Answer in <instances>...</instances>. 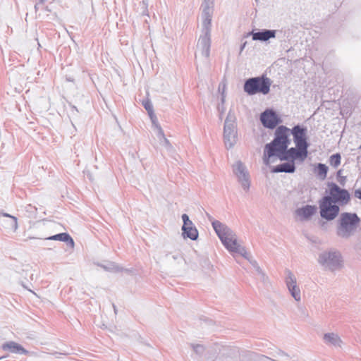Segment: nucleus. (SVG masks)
Instances as JSON below:
<instances>
[{
	"label": "nucleus",
	"instance_id": "5701e85b",
	"mask_svg": "<svg viewBox=\"0 0 361 361\" xmlns=\"http://www.w3.org/2000/svg\"><path fill=\"white\" fill-rule=\"evenodd\" d=\"M202 23L207 32H209L212 24V15L208 12L205 13Z\"/></svg>",
	"mask_w": 361,
	"mask_h": 361
},
{
	"label": "nucleus",
	"instance_id": "f8f14e48",
	"mask_svg": "<svg viewBox=\"0 0 361 361\" xmlns=\"http://www.w3.org/2000/svg\"><path fill=\"white\" fill-rule=\"evenodd\" d=\"M291 133L293 135L294 142L297 147H302L307 150L308 145L306 141V130L299 126H295Z\"/></svg>",
	"mask_w": 361,
	"mask_h": 361
},
{
	"label": "nucleus",
	"instance_id": "c756f323",
	"mask_svg": "<svg viewBox=\"0 0 361 361\" xmlns=\"http://www.w3.org/2000/svg\"><path fill=\"white\" fill-rule=\"evenodd\" d=\"M209 55V45L207 44L206 47V56L208 57Z\"/></svg>",
	"mask_w": 361,
	"mask_h": 361
},
{
	"label": "nucleus",
	"instance_id": "9b49d317",
	"mask_svg": "<svg viewBox=\"0 0 361 361\" xmlns=\"http://www.w3.org/2000/svg\"><path fill=\"white\" fill-rule=\"evenodd\" d=\"M260 121L267 128H274L280 122V118L272 110H266L260 116Z\"/></svg>",
	"mask_w": 361,
	"mask_h": 361
},
{
	"label": "nucleus",
	"instance_id": "a211bd4d",
	"mask_svg": "<svg viewBox=\"0 0 361 361\" xmlns=\"http://www.w3.org/2000/svg\"><path fill=\"white\" fill-rule=\"evenodd\" d=\"M295 171V164L293 161H288V162L277 165L274 167L271 171L274 173L286 172L293 173Z\"/></svg>",
	"mask_w": 361,
	"mask_h": 361
},
{
	"label": "nucleus",
	"instance_id": "393cba45",
	"mask_svg": "<svg viewBox=\"0 0 361 361\" xmlns=\"http://www.w3.org/2000/svg\"><path fill=\"white\" fill-rule=\"evenodd\" d=\"M234 171L238 176L243 175V177L245 176V173H244V167L240 163H237L235 164Z\"/></svg>",
	"mask_w": 361,
	"mask_h": 361
},
{
	"label": "nucleus",
	"instance_id": "f3484780",
	"mask_svg": "<svg viewBox=\"0 0 361 361\" xmlns=\"http://www.w3.org/2000/svg\"><path fill=\"white\" fill-rule=\"evenodd\" d=\"M317 211V207L316 206L306 205L303 207L298 209L295 211V213L300 220H306L315 214Z\"/></svg>",
	"mask_w": 361,
	"mask_h": 361
},
{
	"label": "nucleus",
	"instance_id": "20e7f679",
	"mask_svg": "<svg viewBox=\"0 0 361 361\" xmlns=\"http://www.w3.org/2000/svg\"><path fill=\"white\" fill-rule=\"evenodd\" d=\"M212 226L223 245L230 252L247 257L245 249L238 241L232 231L218 221H213Z\"/></svg>",
	"mask_w": 361,
	"mask_h": 361
},
{
	"label": "nucleus",
	"instance_id": "9d476101",
	"mask_svg": "<svg viewBox=\"0 0 361 361\" xmlns=\"http://www.w3.org/2000/svg\"><path fill=\"white\" fill-rule=\"evenodd\" d=\"M307 157V150L304 149L302 147H291L289 149H286L280 160H287L294 162L295 160L299 159L304 161Z\"/></svg>",
	"mask_w": 361,
	"mask_h": 361
},
{
	"label": "nucleus",
	"instance_id": "aec40b11",
	"mask_svg": "<svg viewBox=\"0 0 361 361\" xmlns=\"http://www.w3.org/2000/svg\"><path fill=\"white\" fill-rule=\"evenodd\" d=\"M275 37V32L274 31L271 30H265L263 32H258L253 33L252 35V39L254 40H261V41H266L269 39L270 38Z\"/></svg>",
	"mask_w": 361,
	"mask_h": 361
},
{
	"label": "nucleus",
	"instance_id": "7ed1b4c3",
	"mask_svg": "<svg viewBox=\"0 0 361 361\" xmlns=\"http://www.w3.org/2000/svg\"><path fill=\"white\" fill-rule=\"evenodd\" d=\"M289 135V128L281 126L276 129L275 138L265 146L263 159L266 164L268 165L274 161L273 157L276 156L281 159L290 143Z\"/></svg>",
	"mask_w": 361,
	"mask_h": 361
},
{
	"label": "nucleus",
	"instance_id": "4468645a",
	"mask_svg": "<svg viewBox=\"0 0 361 361\" xmlns=\"http://www.w3.org/2000/svg\"><path fill=\"white\" fill-rule=\"evenodd\" d=\"M322 341L326 345L336 348H341L343 345V341L341 338L335 332H327L324 334Z\"/></svg>",
	"mask_w": 361,
	"mask_h": 361
},
{
	"label": "nucleus",
	"instance_id": "7c9ffc66",
	"mask_svg": "<svg viewBox=\"0 0 361 361\" xmlns=\"http://www.w3.org/2000/svg\"><path fill=\"white\" fill-rule=\"evenodd\" d=\"M113 307H114V313L116 314H117V310L116 308V306L114 305H113Z\"/></svg>",
	"mask_w": 361,
	"mask_h": 361
},
{
	"label": "nucleus",
	"instance_id": "2eb2a0df",
	"mask_svg": "<svg viewBox=\"0 0 361 361\" xmlns=\"http://www.w3.org/2000/svg\"><path fill=\"white\" fill-rule=\"evenodd\" d=\"M1 348L3 350L12 354L25 355H28L30 354L29 351L24 348L22 345L12 341L3 343Z\"/></svg>",
	"mask_w": 361,
	"mask_h": 361
},
{
	"label": "nucleus",
	"instance_id": "0eeeda50",
	"mask_svg": "<svg viewBox=\"0 0 361 361\" xmlns=\"http://www.w3.org/2000/svg\"><path fill=\"white\" fill-rule=\"evenodd\" d=\"M319 208L321 216L327 220L334 219L339 212V207L333 204V201L329 196L322 198L319 202Z\"/></svg>",
	"mask_w": 361,
	"mask_h": 361
},
{
	"label": "nucleus",
	"instance_id": "bb28decb",
	"mask_svg": "<svg viewBox=\"0 0 361 361\" xmlns=\"http://www.w3.org/2000/svg\"><path fill=\"white\" fill-rule=\"evenodd\" d=\"M144 106L145 108L146 109V110L148 111L149 114V116L152 119H153V118L154 117V115L153 114V110H152V104L149 102H146L145 104H144Z\"/></svg>",
	"mask_w": 361,
	"mask_h": 361
},
{
	"label": "nucleus",
	"instance_id": "dca6fc26",
	"mask_svg": "<svg viewBox=\"0 0 361 361\" xmlns=\"http://www.w3.org/2000/svg\"><path fill=\"white\" fill-rule=\"evenodd\" d=\"M236 141V130L234 123H228L226 120L224 126L225 144L231 147Z\"/></svg>",
	"mask_w": 361,
	"mask_h": 361
},
{
	"label": "nucleus",
	"instance_id": "f03ea898",
	"mask_svg": "<svg viewBox=\"0 0 361 361\" xmlns=\"http://www.w3.org/2000/svg\"><path fill=\"white\" fill-rule=\"evenodd\" d=\"M289 135V128L281 126L276 129L275 138L265 146L263 159L266 164L268 165L274 161L273 157L276 156L281 159L290 143Z\"/></svg>",
	"mask_w": 361,
	"mask_h": 361
},
{
	"label": "nucleus",
	"instance_id": "412c9836",
	"mask_svg": "<svg viewBox=\"0 0 361 361\" xmlns=\"http://www.w3.org/2000/svg\"><path fill=\"white\" fill-rule=\"evenodd\" d=\"M286 283L290 293H297L300 291L296 285V280L294 276L290 274L286 279Z\"/></svg>",
	"mask_w": 361,
	"mask_h": 361
},
{
	"label": "nucleus",
	"instance_id": "473e14b6",
	"mask_svg": "<svg viewBox=\"0 0 361 361\" xmlns=\"http://www.w3.org/2000/svg\"><path fill=\"white\" fill-rule=\"evenodd\" d=\"M1 358L0 357V360H1Z\"/></svg>",
	"mask_w": 361,
	"mask_h": 361
},
{
	"label": "nucleus",
	"instance_id": "39448f33",
	"mask_svg": "<svg viewBox=\"0 0 361 361\" xmlns=\"http://www.w3.org/2000/svg\"><path fill=\"white\" fill-rule=\"evenodd\" d=\"M271 80L264 76L252 78L244 84V91L249 95L256 94H267L270 91Z\"/></svg>",
	"mask_w": 361,
	"mask_h": 361
},
{
	"label": "nucleus",
	"instance_id": "f257e3e1",
	"mask_svg": "<svg viewBox=\"0 0 361 361\" xmlns=\"http://www.w3.org/2000/svg\"><path fill=\"white\" fill-rule=\"evenodd\" d=\"M289 135V128L281 126L276 129L275 138L265 146L263 159L266 164L268 165L274 161L273 157L276 156L281 159L290 143Z\"/></svg>",
	"mask_w": 361,
	"mask_h": 361
},
{
	"label": "nucleus",
	"instance_id": "6e6552de",
	"mask_svg": "<svg viewBox=\"0 0 361 361\" xmlns=\"http://www.w3.org/2000/svg\"><path fill=\"white\" fill-rule=\"evenodd\" d=\"M329 195L334 202L340 204H346L350 201V195L346 190L341 189L336 184L332 183L329 185Z\"/></svg>",
	"mask_w": 361,
	"mask_h": 361
},
{
	"label": "nucleus",
	"instance_id": "ddd939ff",
	"mask_svg": "<svg viewBox=\"0 0 361 361\" xmlns=\"http://www.w3.org/2000/svg\"><path fill=\"white\" fill-rule=\"evenodd\" d=\"M182 219L183 221V234L184 237L195 240L198 236V232L195 227H192V223L189 219L188 216L185 214H183Z\"/></svg>",
	"mask_w": 361,
	"mask_h": 361
},
{
	"label": "nucleus",
	"instance_id": "c85d7f7f",
	"mask_svg": "<svg viewBox=\"0 0 361 361\" xmlns=\"http://www.w3.org/2000/svg\"><path fill=\"white\" fill-rule=\"evenodd\" d=\"M295 301L299 302L301 300V295H291Z\"/></svg>",
	"mask_w": 361,
	"mask_h": 361
},
{
	"label": "nucleus",
	"instance_id": "6ab92c4d",
	"mask_svg": "<svg viewBox=\"0 0 361 361\" xmlns=\"http://www.w3.org/2000/svg\"><path fill=\"white\" fill-rule=\"evenodd\" d=\"M47 239L52 240H59V241L68 242L72 248H73L74 245H75L73 238L70 236L69 234H68L66 233L56 234V235H54L47 238Z\"/></svg>",
	"mask_w": 361,
	"mask_h": 361
},
{
	"label": "nucleus",
	"instance_id": "b1692460",
	"mask_svg": "<svg viewBox=\"0 0 361 361\" xmlns=\"http://www.w3.org/2000/svg\"><path fill=\"white\" fill-rule=\"evenodd\" d=\"M330 164L334 167H337L341 164V156L339 154H336L330 157Z\"/></svg>",
	"mask_w": 361,
	"mask_h": 361
},
{
	"label": "nucleus",
	"instance_id": "2f4dec72",
	"mask_svg": "<svg viewBox=\"0 0 361 361\" xmlns=\"http://www.w3.org/2000/svg\"><path fill=\"white\" fill-rule=\"evenodd\" d=\"M40 3H44V0H39Z\"/></svg>",
	"mask_w": 361,
	"mask_h": 361
},
{
	"label": "nucleus",
	"instance_id": "4be33fe9",
	"mask_svg": "<svg viewBox=\"0 0 361 361\" xmlns=\"http://www.w3.org/2000/svg\"><path fill=\"white\" fill-rule=\"evenodd\" d=\"M317 173H318V176L322 178V179H325L326 177V173H327V171H328V168L327 166L325 165V164H319L317 165Z\"/></svg>",
	"mask_w": 361,
	"mask_h": 361
},
{
	"label": "nucleus",
	"instance_id": "cd10ccee",
	"mask_svg": "<svg viewBox=\"0 0 361 361\" xmlns=\"http://www.w3.org/2000/svg\"><path fill=\"white\" fill-rule=\"evenodd\" d=\"M355 197L361 200V190L358 189L355 191Z\"/></svg>",
	"mask_w": 361,
	"mask_h": 361
},
{
	"label": "nucleus",
	"instance_id": "1a4fd4ad",
	"mask_svg": "<svg viewBox=\"0 0 361 361\" xmlns=\"http://www.w3.org/2000/svg\"><path fill=\"white\" fill-rule=\"evenodd\" d=\"M319 262L333 271L340 267L341 256L336 252L324 253L319 257Z\"/></svg>",
	"mask_w": 361,
	"mask_h": 361
},
{
	"label": "nucleus",
	"instance_id": "423d86ee",
	"mask_svg": "<svg viewBox=\"0 0 361 361\" xmlns=\"http://www.w3.org/2000/svg\"><path fill=\"white\" fill-rule=\"evenodd\" d=\"M360 219L355 214L343 213L340 218L338 233L342 237L348 236L357 226Z\"/></svg>",
	"mask_w": 361,
	"mask_h": 361
},
{
	"label": "nucleus",
	"instance_id": "a878e982",
	"mask_svg": "<svg viewBox=\"0 0 361 361\" xmlns=\"http://www.w3.org/2000/svg\"><path fill=\"white\" fill-rule=\"evenodd\" d=\"M191 346L197 354H202L204 352V346L200 344H192Z\"/></svg>",
	"mask_w": 361,
	"mask_h": 361
}]
</instances>
